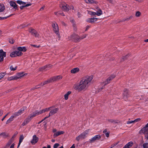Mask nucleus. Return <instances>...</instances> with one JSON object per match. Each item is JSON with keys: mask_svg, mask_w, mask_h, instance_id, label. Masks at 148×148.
Returning <instances> with one entry per match:
<instances>
[{"mask_svg": "<svg viewBox=\"0 0 148 148\" xmlns=\"http://www.w3.org/2000/svg\"><path fill=\"white\" fill-rule=\"evenodd\" d=\"M93 78L92 75L84 77L78 83L74 84L73 87L74 89L79 92L84 91L88 89Z\"/></svg>", "mask_w": 148, "mask_h": 148, "instance_id": "1", "label": "nucleus"}, {"mask_svg": "<svg viewBox=\"0 0 148 148\" xmlns=\"http://www.w3.org/2000/svg\"><path fill=\"white\" fill-rule=\"evenodd\" d=\"M62 76L61 75H59L53 77L52 78L47 80V81H45L41 83L40 84V85L38 86H40L39 87H36L35 88H39L40 87V86H42L45 84L53 82L58 80L62 79Z\"/></svg>", "mask_w": 148, "mask_h": 148, "instance_id": "2", "label": "nucleus"}, {"mask_svg": "<svg viewBox=\"0 0 148 148\" xmlns=\"http://www.w3.org/2000/svg\"><path fill=\"white\" fill-rule=\"evenodd\" d=\"M51 107L46 108L45 109H44L40 111H38V110L34 112H33L30 115L29 117V118L31 119H32V118L35 116H36L39 115L40 114H42L44 112H48L51 110Z\"/></svg>", "mask_w": 148, "mask_h": 148, "instance_id": "3", "label": "nucleus"}, {"mask_svg": "<svg viewBox=\"0 0 148 148\" xmlns=\"http://www.w3.org/2000/svg\"><path fill=\"white\" fill-rule=\"evenodd\" d=\"M116 76L115 75H112L110 76L104 82L102 83V85L105 86L108 84Z\"/></svg>", "mask_w": 148, "mask_h": 148, "instance_id": "4", "label": "nucleus"}, {"mask_svg": "<svg viewBox=\"0 0 148 148\" xmlns=\"http://www.w3.org/2000/svg\"><path fill=\"white\" fill-rule=\"evenodd\" d=\"M23 53L22 52L18 51H15L11 53L10 56L11 57H14L17 56L22 55Z\"/></svg>", "mask_w": 148, "mask_h": 148, "instance_id": "5", "label": "nucleus"}, {"mask_svg": "<svg viewBox=\"0 0 148 148\" xmlns=\"http://www.w3.org/2000/svg\"><path fill=\"white\" fill-rule=\"evenodd\" d=\"M70 37L69 39L73 40L75 42L79 41L80 39V37L75 34H73Z\"/></svg>", "mask_w": 148, "mask_h": 148, "instance_id": "6", "label": "nucleus"}, {"mask_svg": "<svg viewBox=\"0 0 148 148\" xmlns=\"http://www.w3.org/2000/svg\"><path fill=\"white\" fill-rule=\"evenodd\" d=\"M52 27L53 28V30L55 33L59 35V28L57 24L54 23L52 24Z\"/></svg>", "mask_w": 148, "mask_h": 148, "instance_id": "7", "label": "nucleus"}, {"mask_svg": "<svg viewBox=\"0 0 148 148\" xmlns=\"http://www.w3.org/2000/svg\"><path fill=\"white\" fill-rule=\"evenodd\" d=\"M26 108L25 107L22 108L19 110L18 112L14 113L13 115L15 117L20 115L24 112V110L26 109Z\"/></svg>", "mask_w": 148, "mask_h": 148, "instance_id": "8", "label": "nucleus"}, {"mask_svg": "<svg viewBox=\"0 0 148 148\" xmlns=\"http://www.w3.org/2000/svg\"><path fill=\"white\" fill-rule=\"evenodd\" d=\"M6 56V53L2 49L0 50V62L3 61L4 57Z\"/></svg>", "mask_w": 148, "mask_h": 148, "instance_id": "9", "label": "nucleus"}, {"mask_svg": "<svg viewBox=\"0 0 148 148\" xmlns=\"http://www.w3.org/2000/svg\"><path fill=\"white\" fill-rule=\"evenodd\" d=\"M38 140V138L35 135H34L33 136L32 140L31 141V143L32 145H34L37 142Z\"/></svg>", "mask_w": 148, "mask_h": 148, "instance_id": "10", "label": "nucleus"}, {"mask_svg": "<svg viewBox=\"0 0 148 148\" xmlns=\"http://www.w3.org/2000/svg\"><path fill=\"white\" fill-rule=\"evenodd\" d=\"M101 138V136L99 135H96L93 137H92L90 140V143H92L94 142L95 140H98Z\"/></svg>", "mask_w": 148, "mask_h": 148, "instance_id": "11", "label": "nucleus"}, {"mask_svg": "<svg viewBox=\"0 0 148 148\" xmlns=\"http://www.w3.org/2000/svg\"><path fill=\"white\" fill-rule=\"evenodd\" d=\"M140 132L144 134L145 136L146 135L148 134V127L145 126L140 130Z\"/></svg>", "mask_w": 148, "mask_h": 148, "instance_id": "12", "label": "nucleus"}, {"mask_svg": "<svg viewBox=\"0 0 148 148\" xmlns=\"http://www.w3.org/2000/svg\"><path fill=\"white\" fill-rule=\"evenodd\" d=\"M60 6L62 8V10L64 11H68L69 10V6L65 3L61 5Z\"/></svg>", "mask_w": 148, "mask_h": 148, "instance_id": "13", "label": "nucleus"}, {"mask_svg": "<svg viewBox=\"0 0 148 148\" xmlns=\"http://www.w3.org/2000/svg\"><path fill=\"white\" fill-rule=\"evenodd\" d=\"M98 19H99L97 18H90L87 19L86 21L89 23H93L97 21Z\"/></svg>", "mask_w": 148, "mask_h": 148, "instance_id": "14", "label": "nucleus"}, {"mask_svg": "<svg viewBox=\"0 0 148 148\" xmlns=\"http://www.w3.org/2000/svg\"><path fill=\"white\" fill-rule=\"evenodd\" d=\"M85 2L88 4H92L93 5L96 4L98 2L95 0H84Z\"/></svg>", "mask_w": 148, "mask_h": 148, "instance_id": "15", "label": "nucleus"}, {"mask_svg": "<svg viewBox=\"0 0 148 148\" xmlns=\"http://www.w3.org/2000/svg\"><path fill=\"white\" fill-rule=\"evenodd\" d=\"M58 108H55L53 110H51L49 113V115L48 116H49V117L51 116L54 114L56 113L58 111Z\"/></svg>", "mask_w": 148, "mask_h": 148, "instance_id": "16", "label": "nucleus"}, {"mask_svg": "<svg viewBox=\"0 0 148 148\" xmlns=\"http://www.w3.org/2000/svg\"><path fill=\"white\" fill-rule=\"evenodd\" d=\"M89 131V130L88 129L86 130L80 134V135L83 139L84 138L87 136Z\"/></svg>", "mask_w": 148, "mask_h": 148, "instance_id": "17", "label": "nucleus"}, {"mask_svg": "<svg viewBox=\"0 0 148 148\" xmlns=\"http://www.w3.org/2000/svg\"><path fill=\"white\" fill-rule=\"evenodd\" d=\"M31 119L29 118V117L26 118L24 120L23 123L21 124V125L22 126H24L27 124L30 121Z\"/></svg>", "mask_w": 148, "mask_h": 148, "instance_id": "18", "label": "nucleus"}, {"mask_svg": "<svg viewBox=\"0 0 148 148\" xmlns=\"http://www.w3.org/2000/svg\"><path fill=\"white\" fill-rule=\"evenodd\" d=\"M10 5L13 7V8L16 10L17 9V5L16 3L14 1H10L9 2Z\"/></svg>", "mask_w": 148, "mask_h": 148, "instance_id": "19", "label": "nucleus"}, {"mask_svg": "<svg viewBox=\"0 0 148 148\" xmlns=\"http://www.w3.org/2000/svg\"><path fill=\"white\" fill-rule=\"evenodd\" d=\"M64 133V131H57V132L53 134V136L54 137H56L58 136L61 134H63Z\"/></svg>", "mask_w": 148, "mask_h": 148, "instance_id": "20", "label": "nucleus"}, {"mask_svg": "<svg viewBox=\"0 0 148 148\" xmlns=\"http://www.w3.org/2000/svg\"><path fill=\"white\" fill-rule=\"evenodd\" d=\"M71 91H69L64 95V99L65 100H66L68 99L69 95L71 94Z\"/></svg>", "mask_w": 148, "mask_h": 148, "instance_id": "21", "label": "nucleus"}, {"mask_svg": "<svg viewBox=\"0 0 148 148\" xmlns=\"http://www.w3.org/2000/svg\"><path fill=\"white\" fill-rule=\"evenodd\" d=\"M133 145V143L130 141L123 148H130Z\"/></svg>", "mask_w": 148, "mask_h": 148, "instance_id": "22", "label": "nucleus"}, {"mask_svg": "<svg viewBox=\"0 0 148 148\" xmlns=\"http://www.w3.org/2000/svg\"><path fill=\"white\" fill-rule=\"evenodd\" d=\"M17 50L20 51L25 52L27 50V49L25 47H19L17 48Z\"/></svg>", "mask_w": 148, "mask_h": 148, "instance_id": "23", "label": "nucleus"}, {"mask_svg": "<svg viewBox=\"0 0 148 148\" xmlns=\"http://www.w3.org/2000/svg\"><path fill=\"white\" fill-rule=\"evenodd\" d=\"M79 71V68L76 67L72 69L71 70V73H75L78 72Z\"/></svg>", "mask_w": 148, "mask_h": 148, "instance_id": "24", "label": "nucleus"}, {"mask_svg": "<svg viewBox=\"0 0 148 148\" xmlns=\"http://www.w3.org/2000/svg\"><path fill=\"white\" fill-rule=\"evenodd\" d=\"M15 117L14 116L13 114L7 120L6 122V124H8L10 123L12 121L14 120V118Z\"/></svg>", "mask_w": 148, "mask_h": 148, "instance_id": "25", "label": "nucleus"}, {"mask_svg": "<svg viewBox=\"0 0 148 148\" xmlns=\"http://www.w3.org/2000/svg\"><path fill=\"white\" fill-rule=\"evenodd\" d=\"M23 76V74L21 73H18L16 75H15L16 80L21 78V77Z\"/></svg>", "mask_w": 148, "mask_h": 148, "instance_id": "26", "label": "nucleus"}, {"mask_svg": "<svg viewBox=\"0 0 148 148\" xmlns=\"http://www.w3.org/2000/svg\"><path fill=\"white\" fill-rule=\"evenodd\" d=\"M51 66L50 64L47 65L43 67H42L41 68V70H48L51 68Z\"/></svg>", "mask_w": 148, "mask_h": 148, "instance_id": "27", "label": "nucleus"}, {"mask_svg": "<svg viewBox=\"0 0 148 148\" xmlns=\"http://www.w3.org/2000/svg\"><path fill=\"white\" fill-rule=\"evenodd\" d=\"M0 136H1L3 138H6L9 136L8 134L5 132H3L0 134Z\"/></svg>", "mask_w": 148, "mask_h": 148, "instance_id": "28", "label": "nucleus"}, {"mask_svg": "<svg viewBox=\"0 0 148 148\" xmlns=\"http://www.w3.org/2000/svg\"><path fill=\"white\" fill-rule=\"evenodd\" d=\"M96 15L98 16H100L102 14V12L100 9H98L96 12Z\"/></svg>", "mask_w": 148, "mask_h": 148, "instance_id": "29", "label": "nucleus"}, {"mask_svg": "<svg viewBox=\"0 0 148 148\" xmlns=\"http://www.w3.org/2000/svg\"><path fill=\"white\" fill-rule=\"evenodd\" d=\"M5 6L3 4H0V12H3L5 10Z\"/></svg>", "mask_w": 148, "mask_h": 148, "instance_id": "30", "label": "nucleus"}, {"mask_svg": "<svg viewBox=\"0 0 148 148\" xmlns=\"http://www.w3.org/2000/svg\"><path fill=\"white\" fill-rule=\"evenodd\" d=\"M128 90L126 89H125L123 94L124 97H128Z\"/></svg>", "mask_w": 148, "mask_h": 148, "instance_id": "31", "label": "nucleus"}, {"mask_svg": "<svg viewBox=\"0 0 148 148\" xmlns=\"http://www.w3.org/2000/svg\"><path fill=\"white\" fill-rule=\"evenodd\" d=\"M28 31L30 33L32 34H34L35 32L36 31L35 29L32 28H30L29 29Z\"/></svg>", "mask_w": 148, "mask_h": 148, "instance_id": "32", "label": "nucleus"}, {"mask_svg": "<svg viewBox=\"0 0 148 148\" xmlns=\"http://www.w3.org/2000/svg\"><path fill=\"white\" fill-rule=\"evenodd\" d=\"M17 68V66H15L14 67L12 65L10 66V69L11 71H14Z\"/></svg>", "mask_w": 148, "mask_h": 148, "instance_id": "33", "label": "nucleus"}, {"mask_svg": "<svg viewBox=\"0 0 148 148\" xmlns=\"http://www.w3.org/2000/svg\"><path fill=\"white\" fill-rule=\"evenodd\" d=\"M8 80L10 81L12 80H16V78L14 75L11 76L10 77H8L7 79Z\"/></svg>", "mask_w": 148, "mask_h": 148, "instance_id": "34", "label": "nucleus"}, {"mask_svg": "<svg viewBox=\"0 0 148 148\" xmlns=\"http://www.w3.org/2000/svg\"><path fill=\"white\" fill-rule=\"evenodd\" d=\"M17 2L18 4L21 5H25L26 4L25 2L22 1L21 0L17 1Z\"/></svg>", "mask_w": 148, "mask_h": 148, "instance_id": "35", "label": "nucleus"}, {"mask_svg": "<svg viewBox=\"0 0 148 148\" xmlns=\"http://www.w3.org/2000/svg\"><path fill=\"white\" fill-rule=\"evenodd\" d=\"M88 14H89L90 15H92V16H94L95 15H96V12H92L90 10H88Z\"/></svg>", "mask_w": 148, "mask_h": 148, "instance_id": "36", "label": "nucleus"}, {"mask_svg": "<svg viewBox=\"0 0 148 148\" xmlns=\"http://www.w3.org/2000/svg\"><path fill=\"white\" fill-rule=\"evenodd\" d=\"M31 5V3H28L26 4L25 5H23L22 6H21L20 7V8L21 10H22L23 8L24 7H28Z\"/></svg>", "mask_w": 148, "mask_h": 148, "instance_id": "37", "label": "nucleus"}, {"mask_svg": "<svg viewBox=\"0 0 148 148\" xmlns=\"http://www.w3.org/2000/svg\"><path fill=\"white\" fill-rule=\"evenodd\" d=\"M24 138L23 135L22 134L20 135L19 138V142L20 143H21Z\"/></svg>", "mask_w": 148, "mask_h": 148, "instance_id": "38", "label": "nucleus"}, {"mask_svg": "<svg viewBox=\"0 0 148 148\" xmlns=\"http://www.w3.org/2000/svg\"><path fill=\"white\" fill-rule=\"evenodd\" d=\"M6 73L5 72L0 73V80L5 75Z\"/></svg>", "mask_w": 148, "mask_h": 148, "instance_id": "39", "label": "nucleus"}, {"mask_svg": "<svg viewBox=\"0 0 148 148\" xmlns=\"http://www.w3.org/2000/svg\"><path fill=\"white\" fill-rule=\"evenodd\" d=\"M141 13L139 11H137L136 13L135 16L136 17H139Z\"/></svg>", "mask_w": 148, "mask_h": 148, "instance_id": "40", "label": "nucleus"}, {"mask_svg": "<svg viewBox=\"0 0 148 148\" xmlns=\"http://www.w3.org/2000/svg\"><path fill=\"white\" fill-rule=\"evenodd\" d=\"M83 139L82 138V136H81L80 134V135H79V136H77V137H76V140L77 141H79V140L80 139Z\"/></svg>", "mask_w": 148, "mask_h": 148, "instance_id": "41", "label": "nucleus"}, {"mask_svg": "<svg viewBox=\"0 0 148 148\" xmlns=\"http://www.w3.org/2000/svg\"><path fill=\"white\" fill-rule=\"evenodd\" d=\"M12 143L9 140L8 143L6 145L5 147H8Z\"/></svg>", "mask_w": 148, "mask_h": 148, "instance_id": "42", "label": "nucleus"}, {"mask_svg": "<svg viewBox=\"0 0 148 148\" xmlns=\"http://www.w3.org/2000/svg\"><path fill=\"white\" fill-rule=\"evenodd\" d=\"M143 148H148V143H145L143 145Z\"/></svg>", "mask_w": 148, "mask_h": 148, "instance_id": "43", "label": "nucleus"}, {"mask_svg": "<svg viewBox=\"0 0 148 148\" xmlns=\"http://www.w3.org/2000/svg\"><path fill=\"white\" fill-rule=\"evenodd\" d=\"M60 145L59 143H56L54 144L53 146V148H57Z\"/></svg>", "mask_w": 148, "mask_h": 148, "instance_id": "44", "label": "nucleus"}, {"mask_svg": "<svg viewBox=\"0 0 148 148\" xmlns=\"http://www.w3.org/2000/svg\"><path fill=\"white\" fill-rule=\"evenodd\" d=\"M108 121L109 122L111 123H116V122L113 119H108Z\"/></svg>", "mask_w": 148, "mask_h": 148, "instance_id": "45", "label": "nucleus"}, {"mask_svg": "<svg viewBox=\"0 0 148 148\" xmlns=\"http://www.w3.org/2000/svg\"><path fill=\"white\" fill-rule=\"evenodd\" d=\"M33 34L35 35L36 37H38L39 36V34L37 32H36V31Z\"/></svg>", "mask_w": 148, "mask_h": 148, "instance_id": "46", "label": "nucleus"}, {"mask_svg": "<svg viewBox=\"0 0 148 148\" xmlns=\"http://www.w3.org/2000/svg\"><path fill=\"white\" fill-rule=\"evenodd\" d=\"M18 134V132H16L14 133V135H13V136H12V137L13 138H15L16 137V136Z\"/></svg>", "mask_w": 148, "mask_h": 148, "instance_id": "47", "label": "nucleus"}, {"mask_svg": "<svg viewBox=\"0 0 148 148\" xmlns=\"http://www.w3.org/2000/svg\"><path fill=\"white\" fill-rule=\"evenodd\" d=\"M49 118V116H46L41 121H40V122H39L38 123V124H40V123L42 122L43 121H44L46 119Z\"/></svg>", "mask_w": 148, "mask_h": 148, "instance_id": "48", "label": "nucleus"}, {"mask_svg": "<svg viewBox=\"0 0 148 148\" xmlns=\"http://www.w3.org/2000/svg\"><path fill=\"white\" fill-rule=\"evenodd\" d=\"M30 45L32 46V47H36V48H39L40 47V45L37 46L36 45H33V44H31Z\"/></svg>", "mask_w": 148, "mask_h": 148, "instance_id": "49", "label": "nucleus"}, {"mask_svg": "<svg viewBox=\"0 0 148 148\" xmlns=\"http://www.w3.org/2000/svg\"><path fill=\"white\" fill-rule=\"evenodd\" d=\"M86 35L85 34L83 35L82 36L80 37L79 40H81V39H82L86 37Z\"/></svg>", "mask_w": 148, "mask_h": 148, "instance_id": "50", "label": "nucleus"}, {"mask_svg": "<svg viewBox=\"0 0 148 148\" xmlns=\"http://www.w3.org/2000/svg\"><path fill=\"white\" fill-rule=\"evenodd\" d=\"M141 120V119L140 118L134 120V122H136L140 121Z\"/></svg>", "mask_w": 148, "mask_h": 148, "instance_id": "51", "label": "nucleus"}, {"mask_svg": "<svg viewBox=\"0 0 148 148\" xmlns=\"http://www.w3.org/2000/svg\"><path fill=\"white\" fill-rule=\"evenodd\" d=\"M134 121H128L127 122V124H131V123H134Z\"/></svg>", "mask_w": 148, "mask_h": 148, "instance_id": "52", "label": "nucleus"}, {"mask_svg": "<svg viewBox=\"0 0 148 148\" xmlns=\"http://www.w3.org/2000/svg\"><path fill=\"white\" fill-rule=\"evenodd\" d=\"M9 42L11 44H13L14 42V40L12 39H10L9 40Z\"/></svg>", "mask_w": 148, "mask_h": 148, "instance_id": "53", "label": "nucleus"}, {"mask_svg": "<svg viewBox=\"0 0 148 148\" xmlns=\"http://www.w3.org/2000/svg\"><path fill=\"white\" fill-rule=\"evenodd\" d=\"M55 15L59 16L60 15V12H55L54 13Z\"/></svg>", "mask_w": 148, "mask_h": 148, "instance_id": "54", "label": "nucleus"}, {"mask_svg": "<svg viewBox=\"0 0 148 148\" xmlns=\"http://www.w3.org/2000/svg\"><path fill=\"white\" fill-rule=\"evenodd\" d=\"M9 112L8 113L6 114L4 117H3L2 119H1V120L2 121H3L4 119H5V118L8 116V114H9Z\"/></svg>", "mask_w": 148, "mask_h": 148, "instance_id": "55", "label": "nucleus"}, {"mask_svg": "<svg viewBox=\"0 0 148 148\" xmlns=\"http://www.w3.org/2000/svg\"><path fill=\"white\" fill-rule=\"evenodd\" d=\"M14 138H13L12 137L10 138V140L9 141H10L12 143L14 141Z\"/></svg>", "mask_w": 148, "mask_h": 148, "instance_id": "56", "label": "nucleus"}, {"mask_svg": "<svg viewBox=\"0 0 148 148\" xmlns=\"http://www.w3.org/2000/svg\"><path fill=\"white\" fill-rule=\"evenodd\" d=\"M73 29L74 31H76L77 30V27L75 25H73Z\"/></svg>", "mask_w": 148, "mask_h": 148, "instance_id": "57", "label": "nucleus"}, {"mask_svg": "<svg viewBox=\"0 0 148 148\" xmlns=\"http://www.w3.org/2000/svg\"><path fill=\"white\" fill-rule=\"evenodd\" d=\"M14 144L13 143L11 145L10 148H14Z\"/></svg>", "mask_w": 148, "mask_h": 148, "instance_id": "58", "label": "nucleus"}, {"mask_svg": "<svg viewBox=\"0 0 148 148\" xmlns=\"http://www.w3.org/2000/svg\"><path fill=\"white\" fill-rule=\"evenodd\" d=\"M53 132L54 133L56 132H57V130L56 129H54L53 130Z\"/></svg>", "mask_w": 148, "mask_h": 148, "instance_id": "59", "label": "nucleus"}, {"mask_svg": "<svg viewBox=\"0 0 148 148\" xmlns=\"http://www.w3.org/2000/svg\"><path fill=\"white\" fill-rule=\"evenodd\" d=\"M3 112L2 110H0V116L3 114Z\"/></svg>", "mask_w": 148, "mask_h": 148, "instance_id": "60", "label": "nucleus"}, {"mask_svg": "<svg viewBox=\"0 0 148 148\" xmlns=\"http://www.w3.org/2000/svg\"><path fill=\"white\" fill-rule=\"evenodd\" d=\"M106 136V137H108L109 136V133L108 132L105 134Z\"/></svg>", "mask_w": 148, "mask_h": 148, "instance_id": "61", "label": "nucleus"}, {"mask_svg": "<svg viewBox=\"0 0 148 148\" xmlns=\"http://www.w3.org/2000/svg\"><path fill=\"white\" fill-rule=\"evenodd\" d=\"M9 16H7V17H2V20L4 19H5L9 17Z\"/></svg>", "mask_w": 148, "mask_h": 148, "instance_id": "62", "label": "nucleus"}, {"mask_svg": "<svg viewBox=\"0 0 148 148\" xmlns=\"http://www.w3.org/2000/svg\"><path fill=\"white\" fill-rule=\"evenodd\" d=\"M130 19L128 17H127L126 18L125 20H124V21H129Z\"/></svg>", "mask_w": 148, "mask_h": 148, "instance_id": "63", "label": "nucleus"}, {"mask_svg": "<svg viewBox=\"0 0 148 148\" xmlns=\"http://www.w3.org/2000/svg\"><path fill=\"white\" fill-rule=\"evenodd\" d=\"M70 148H75V146L74 144Z\"/></svg>", "mask_w": 148, "mask_h": 148, "instance_id": "64", "label": "nucleus"}]
</instances>
